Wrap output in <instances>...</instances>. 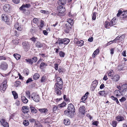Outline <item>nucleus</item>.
<instances>
[{"mask_svg":"<svg viewBox=\"0 0 127 127\" xmlns=\"http://www.w3.org/2000/svg\"><path fill=\"white\" fill-rule=\"evenodd\" d=\"M122 15L121 16L122 18H124L127 17V10L124 11L122 13Z\"/></svg>","mask_w":127,"mask_h":127,"instance_id":"obj_20","label":"nucleus"},{"mask_svg":"<svg viewBox=\"0 0 127 127\" xmlns=\"http://www.w3.org/2000/svg\"><path fill=\"white\" fill-rule=\"evenodd\" d=\"M67 21L68 23V24H69V25L71 26L73 24V21L72 19L69 18L68 19Z\"/></svg>","mask_w":127,"mask_h":127,"instance_id":"obj_36","label":"nucleus"},{"mask_svg":"<svg viewBox=\"0 0 127 127\" xmlns=\"http://www.w3.org/2000/svg\"><path fill=\"white\" fill-rule=\"evenodd\" d=\"M55 90V93L59 95H60L61 94V91L58 89V88L55 87V89H54Z\"/></svg>","mask_w":127,"mask_h":127,"instance_id":"obj_34","label":"nucleus"},{"mask_svg":"<svg viewBox=\"0 0 127 127\" xmlns=\"http://www.w3.org/2000/svg\"><path fill=\"white\" fill-rule=\"evenodd\" d=\"M47 65L46 63L42 62L40 65L39 67L40 68L43 69L45 68Z\"/></svg>","mask_w":127,"mask_h":127,"instance_id":"obj_25","label":"nucleus"},{"mask_svg":"<svg viewBox=\"0 0 127 127\" xmlns=\"http://www.w3.org/2000/svg\"><path fill=\"white\" fill-rule=\"evenodd\" d=\"M62 84H63L59 83H55L54 87V89H55V87H56L58 88V89L61 90L63 88Z\"/></svg>","mask_w":127,"mask_h":127,"instance_id":"obj_16","label":"nucleus"},{"mask_svg":"<svg viewBox=\"0 0 127 127\" xmlns=\"http://www.w3.org/2000/svg\"><path fill=\"white\" fill-rule=\"evenodd\" d=\"M68 109L73 113L75 112V108L74 105L72 103L68 105Z\"/></svg>","mask_w":127,"mask_h":127,"instance_id":"obj_11","label":"nucleus"},{"mask_svg":"<svg viewBox=\"0 0 127 127\" xmlns=\"http://www.w3.org/2000/svg\"><path fill=\"white\" fill-rule=\"evenodd\" d=\"M122 87L123 90L127 89V84H124L122 85Z\"/></svg>","mask_w":127,"mask_h":127,"instance_id":"obj_46","label":"nucleus"},{"mask_svg":"<svg viewBox=\"0 0 127 127\" xmlns=\"http://www.w3.org/2000/svg\"><path fill=\"white\" fill-rule=\"evenodd\" d=\"M8 67V64L5 62H1L0 65V68L2 70H6L7 69Z\"/></svg>","mask_w":127,"mask_h":127,"instance_id":"obj_2","label":"nucleus"},{"mask_svg":"<svg viewBox=\"0 0 127 127\" xmlns=\"http://www.w3.org/2000/svg\"><path fill=\"white\" fill-rule=\"evenodd\" d=\"M59 54L60 56L61 57H64L65 55V53L62 51H60Z\"/></svg>","mask_w":127,"mask_h":127,"instance_id":"obj_47","label":"nucleus"},{"mask_svg":"<svg viewBox=\"0 0 127 127\" xmlns=\"http://www.w3.org/2000/svg\"><path fill=\"white\" fill-rule=\"evenodd\" d=\"M40 12L41 13L46 14H48L49 12L48 11L43 10H41L40 11Z\"/></svg>","mask_w":127,"mask_h":127,"instance_id":"obj_52","label":"nucleus"},{"mask_svg":"<svg viewBox=\"0 0 127 127\" xmlns=\"http://www.w3.org/2000/svg\"><path fill=\"white\" fill-rule=\"evenodd\" d=\"M125 34H123L121 36L119 37L120 40H122V39H124L125 38Z\"/></svg>","mask_w":127,"mask_h":127,"instance_id":"obj_59","label":"nucleus"},{"mask_svg":"<svg viewBox=\"0 0 127 127\" xmlns=\"http://www.w3.org/2000/svg\"><path fill=\"white\" fill-rule=\"evenodd\" d=\"M57 83H60L61 84H63V82L62 79L60 78V77H58L57 78Z\"/></svg>","mask_w":127,"mask_h":127,"instance_id":"obj_41","label":"nucleus"},{"mask_svg":"<svg viewBox=\"0 0 127 127\" xmlns=\"http://www.w3.org/2000/svg\"><path fill=\"white\" fill-rule=\"evenodd\" d=\"M58 10L59 13H64L65 11V7L61 6H60L58 7Z\"/></svg>","mask_w":127,"mask_h":127,"instance_id":"obj_7","label":"nucleus"},{"mask_svg":"<svg viewBox=\"0 0 127 127\" xmlns=\"http://www.w3.org/2000/svg\"><path fill=\"white\" fill-rule=\"evenodd\" d=\"M100 95L103 96L105 94V91H100L98 93Z\"/></svg>","mask_w":127,"mask_h":127,"instance_id":"obj_54","label":"nucleus"},{"mask_svg":"<svg viewBox=\"0 0 127 127\" xmlns=\"http://www.w3.org/2000/svg\"><path fill=\"white\" fill-rule=\"evenodd\" d=\"M6 84L7 82L6 80H4V82L2 83V85L1 86L0 88V90L2 92L3 91V93L5 91L7 87Z\"/></svg>","mask_w":127,"mask_h":127,"instance_id":"obj_4","label":"nucleus"},{"mask_svg":"<svg viewBox=\"0 0 127 127\" xmlns=\"http://www.w3.org/2000/svg\"><path fill=\"white\" fill-rule=\"evenodd\" d=\"M98 84V82L97 80H95L94 81L92 82V87H93L95 89L97 86Z\"/></svg>","mask_w":127,"mask_h":127,"instance_id":"obj_23","label":"nucleus"},{"mask_svg":"<svg viewBox=\"0 0 127 127\" xmlns=\"http://www.w3.org/2000/svg\"><path fill=\"white\" fill-rule=\"evenodd\" d=\"M31 98L33 101L36 102H38L40 100L39 95L34 93L31 94Z\"/></svg>","mask_w":127,"mask_h":127,"instance_id":"obj_1","label":"nucleus"},{"mask_svg":"<svg viewBox=\"0 0 127 127\" xmlns=\"http://www.w3.org/2000/svg\"><path fill=\"white\" fill-rule=\"evenodd\" d=\"M121 95L123 96L127 97V89L123 90L121 92Z\"/></svg>","mask_w":127,"mask_h":127,"instance_id":"obj_22","label":"nucleus"},{"mask_svg":"<svg viewBox=\"0 0 127 127\" xmlns=\"http://www.w3.org/2000/svg\"><path fill=\"white\" fill-rule=\"evenodd\" d=\"M126 98L123 97L121 99H120L119 100L121 102H122L126 100Z\"/></svg>","mask_w":127,"mask_h":127,"instance_id":"obj_56","label":"nucleus"},{"mask_svg":"<svg viewBox=\"0 0 127 127\" xmlns=\"http://www.w3.org/2000/svg\"><path fill=\"white\" fill-rule=\"evenodd\" d=\"M66 0H59L58 3L59 4H61L64 5L66 3Z\"/></svg>","mask_w":127,"mask_h":127,"instance_id":"obj_28","label":"nucleus"},{"mask_svg":"<svg viewBox=\"0 0 127 127\" xmlns=\"http://www.w3.org/2000/svg\"><path fill=\"white\" fill-rule=\"evenodd\" d=\"M97 13L96 12H93L92 17V19L93 20H95L96 18Z\"/></svg>","mask_w":127,"mask_h":127,"instance_id":"obj_43","label":"nucleus"},{"mask_svg":"<svg viewBox=\"0 0 127 127\" xmlns=\"http://www.w3.org/2000/svg\"><path fill=\"white\" fill-rule=\"evenodd\" d=\"M120 79V77L118 75H115L113 78V80L114 81L117 82Z\"/></svg>","mask_w":127,"mask_h":127,"instance_id":"obj_33","label":"nucleus"},{"mask_svg":"<svg viewBox=\"0 0 127 127\" xmlns=\"http://www.w3.org/2000/svg\"><path fill=\"white\" fill-rule=\"evenodd\" d=\"M39 76L40 75L39 74L36 73L33 76V78L34 80H37L39 78Z\"/></svg>","mask_w":127,"mask_h":127,"instance_id":"obj_39","label":"nucleus"},{"mask_svg":"<svg viewBox=\"0 0 127 127\" xmlns=\"http://www.w3.org/2000/svg\"><path fill=\"white\" fill-rule=\"evenodd\" d=\"M114 74V72L113 70H111L108 73V75L109 76H112Z\"/></svg>","mask_w":127,"mask_h":127,"instance_id":"obj_48","label":"nucleus"},{"mask_svg":"<svg viewBox=\"0 0 127 127\" xmlns=\"http://www.w3.org/2000/svg\"><path fill=\"white\" fill-rule=\"evenodd\" d=\"M72 113H73L68 109L65 110L64 112V113L65 115L70 117H72Z\"/></svg>","mask_w":127,"mask_h":127,"instance_id":"obj_12","label":"nucleus"},{"mask_svg":"<svg viewBox=\"0 0 127 127\" xmlns=\"http://www.w3.org/2000/svg\"><path fill=\"white\" fill-rule=\"evenodd\" d=\"M99 52V50L98 49H96L94 51L92 55L93 57L94 58L95 56L98 54Z\"/></svg>","mask_w":127,"mask_h":127,"instance_id":"obj_27","label":"nucleus"},{"mask_svg":"<svg viewBox=\"0 0 127 127\" xmlns=\"http://www.w3.org/2000/svg\"><path fill=\"white\" fill-rule=\"evenodd\" d=\"M32 81V78H29L27 80L26 83L27 84Z\"/></svg>","mask_w":127,"mask_h":127,"instance_id":"obj_63","label":"nucleus"},{"mask_svg":"<svg viewBox=\"0 0 127 127\" xmlns=\"http://www.w3.org/2000/svg\"><path fill=\"white\" fill-rule=\"evenodd\" d=\"M64 44L67 45L68 44L70 41L67 38H65L63 39Z\"/></svg>","mask_w":127,"mask_h":127,"instance_id":"obj_38","label":"nucleus"},{"mask_svg":"<svg viewBox=\"0 0 127 127\" xmlns=\"http://www.w3.org/2000/svg\"><path fill=\"white\" fill-rule=\"evenodd\" d=\"M1 19L2 20L7 22L9 21V19L7 15L4 14L2 15Z\"/></svg>","mask_w":127,"mask_h":127,"instance_id":"obj_10","label":"nucleus"},{"mask_svg":"<svg viewBox=\"0 0 127 127\" xmlns=\"http://www.w3.org/2000/svg\"><path fill=\"white\" fill-rule=\"evenodd\" d=\"M21 57V56L19 54L16 53V60L20 59Z\"/></svg>","mask_w":127,"mask_h":127,"instance_id":"obj_62","label":"nucleus"},{"mask_svg":"<svg viewBox=\"0 0 127 127\" xmlns=\"http://www.w3.org/2000/svg\"><path fill=\"white\" fill-rule=\"evenodd\" d=\"M66 105V103L65 102H63L61 104L58 105V106L60 107H62L65 106Z\"/></svg>","mask_w":127,"mask_h":127,"instance_id":"obj_49","label":"nucleus"},{"mask_svg":"<svg viewBox=\"0 0 127 127\" xmlns=\"http://www.w3.org/2000/svg\"><path fill=\"white\" fill-rule=\"evenodd\" d=\"M58 43L59 45L64 44L63 39H61L59 38L58 39Z\"/></svg>","mask_w":127,"mask_h":127,"instance_id":"obj_42","label":"nucleus"},{"mask_svg":"<svg viewBox=\"0 0 127 127\" xmlns=\"http://www.w3.org/2000/svg\"><path fill=\"white\" fill-rule=\"evenodd\" d=\"M116 120L118 121H121L124 120V118L121 116H118L116 118Z\"/></svg>","mask_w":127,"mask_h":127,"instance_id":"obj_35","label":"nucleus"},{"mask_svg":"<svg viewBox=\"0 0 127 127\" xmlns=\"http://www.w3.org/2000/svg\"><path fill=\"white\" fill-rule=\"evenodd\" d=\"M65 26L64 31L66 33H68L69 32L70 29H71V26L69 25V24H66Z\"/></svg>","mask_w":127,"mask_h":127,"instance_id":"obj_8","label":"nucleus"},{"mask_svg":"<svg viewBox=\"0 0 127 127\" xmlns=\"http://www.w3.org/2000/svg\"><path fill=\"white\" fill-rule=\"evenodd\" d=\"M46 80V77L45 76H43L41 78V82H45Z\"/></svg>","mask_w":127,"mask_h":127,"instance_id":"obj_51","label":"nucleus"},{"mask_svg":"<svg viewBox=\"0 0 127 127\" xmlns=\"http://www.w3.org/2000/svg\"><path fill=\"white\" fill-rule=\"evenodd\" d=\"M110 22L112 26L115 25L117 23L116 18L115 17L113 18Z\"/></svg>","mask_w":127,"mask_h":127,"instance_id":"obj_18","label":"nucleus"},{"mask_svg":"<svg viewBox=\"0 0 127 127\" xmlns=\"http://www.w3.org/2000/svg\"><path fill=\"white\" fill-rule=\"evenodd\" d=\"M31 6V5L30 4H23L22 6L19 8L21 10H24V8L26 7L29 8Z\"/></svg>","mask_w":127,"mask_h":127,"instance_id":"obj_17","label":"nucleus"},{"mask_svg":"<svg viewBox=\"0 0 127 127\" xmlns=\"http://www.w3.org/2000/svg\"><path fill=\"white\" fill-rule=\"evenodd\" d=\"M29 124V122L28 120H25L23 122V124L26 126H28Z\"/></svg>","mask_w":127,"mask_h":127,"instance_id":"obj_40","label":"nucleus"},{"mask_svg":"<svg viewBox=\"0 0 127 127\" xmlns=\"http://www.w3.org/2000/svg\"><path fill=\"white\" fill-rule=\"evenodd\" d=\"M31 59L32 60V61H33V62L34 63L36 62L37 60V58L35 57L32 58Z\"/></svg>","mask_w":127,"mask_h":127,"instance_id":"obj_55","label":"nucleus"},{"mask_svg":"<svg viewBox=\"0 0 127 127\" xmlns=\"http://www.w3.org/2000/svg\"><path fill=\"white\" fill-rule=\"evenodd\" d=\"M79 111L82 114H84L85 113V108L83 106H81L79 108Z\"/></svg>","mask_w":127,"mask_h":127,"instance_id":"obj_19","label":"nucleus"},{"mask_svg":"<svg viewBox=\"0 0 127 127\" xmlns=\"http://www.w3.org/2000/svg\"><path fill=\"white\" fill-rule=\"evenodd\" d=\"M114 94L116 95V96L117 97L120 96L121 95V92L118 90H115L114 92Z\"/></svg>","mask_w":127,"mask_h":127,"instance_id":"obj_26","label":"nucleus"},{"mask_svg":"<svg viewBox=\"0 0 127 127\" xmlns=\"http://www.w3.org/2000/svg\"><path fill=\"white\" fill-rule=\"evenodd\" d=\"M0 122L1 125L4 127H9L8 123L6 122L5 119H1Z\"/></svg>","mask_w":127,"mask_h":127,"instance_id":"obj_5","label":"nucleus"},{"mask_svg":"<svg viewBox=\"0 0 127 127\" xmlns=\"http://www.w3.org/2000/svg\"><path fill=\"white\" fill-rule=\"evenodd\" d=\"M76 40H77L76 39H75L74 42L78 46H81L83 45L84 41L83 40L78 41Z\"/></svg>","mask_w":127,"mask_h":127,"instance_id":"obj_9","label":"nucleus"},{"mask_svg":"<svg viewBox=\"0 0 127 127\" xmlns=\"http://www.w3.org/2000/svg\"><path fill=\"white\" fill-rule=\"evenodd\" d=\"M39 111L41 114H46L48 113V110L47 108H40L38 109Z\"/></svg>","mask_w":127,"mask_h":127,"instance_id":"obj_13","label":"nucleus"},{"mask_svg":"<svg viewBox=\"0 0 127 127\" xmlns=\"http://www.w3.org/2000/svg\"><path fill=\"white\" fill-rule=\"evenodd\" d=\"M33 22L34 23L37 25L38 24L39 21L37 19L34 18L33 20Z\"/></svg>","mask_w":127,"mask_h":127,"instance_id":"obj_44","label":"nucleus"},{"mask_svg":"<svg viewBox=\"0 0 127 127\" xmlns=\"http://www.w3.org/2000/svg\"><path fill=\"white\" fill-rule=\"evenodd\" d=\"M58 108V107L56 105H54L53 108V112L55 111Z\"/></svg>","mask_w":127,"mask_h":127,"instance_id":"obj_58","label":"nucleus"},{"mask_svg":"<svg viewBox=\"0 0 127 127\" xmlns=\"http://www.w3.org/2000/svg\"><path fill=\"white\" fill-rule=\"evenodd\" d=\"M64 123L65 125H69L70 123V121L68 119H64Z\"/></svg>","mask_w":127,"mask_h":127,"instance_id":"obj_30","label":"nucleus"},{"mask_svg":"<svg viewBox=\"0 0 127 127\" xmlns=\"http://www.w3.org/2000/svg\"><path fill=\"white\" fill-rule=\"evenodd\" d=\"M6 57L4 55L0 56V60H6Z\"/></svg>","mask_w":127,"mask_h":127,"instance_id":"obj_57","label":"nucleus"},{"mask_svg":"<svg viewBox=\"0 0 127 127\" xmlns=\"http://www.w3.org/2000/svg\"><path fill=\"white\" fill-rule=\"evenodd\" d=\"M30 109L31 110V112L32 113H36L37 112V110L32 105H30Z\"/></svg>","mask_w":127,"mask_h":127,"instance_id":"obj_15","label":"nucleus"},{"mask_svg":"<svg viewBox=\"0 0 127 127\" xmlns=\"http://www.w3.org/2000/svg\"><path fill=\"white\" fill-rule=\"evenodd\" d=\"M12 94L13 95L14 98L16 99V92L15 91H13L12 92Z\"/></svg>","mask_w":127,"mask_h":127,"instance_id":"obj_64","label":"nucleus"},{"mask_svg":"<svg viewBox=\"0 0 127 127\" xmlns=\"http://www.w3.org/2000/svg\"><path fill=\"white\" fill-rule=\"evenodd\" d=\"M117 122L115 121H112L111 124V125L113 127H116L117 125Z\"/></svg>","mask_w":127,"mask_h":127,"instance_id":"obj_45","label":"nucleus"},{"mask_svg":"<svg viewBox=\"0 0 127 127\" xmlns=\"http://www.w3.org/2000/svg\"><path fill=\"white\" fill-rule=\"evenodd\" d=\"M22 111L24 113H27L29 112V110L28 107L27 106H23L22 108Z\"/></svg>","mask_w":127,"mask_h":127,"instance_id":"obj_14","label":"nucleus"},{"mask_svg":"<svg viewBox=\"0 0 127 127\" xmlns=\"http://www.w3.org/2000/svg\"><path fill=\"white\" fill-rule=\"evenodd\" d=\"M37 126H39V127H42V126L41 125H38L37 122H35L34 127H37Z\"/></svg>","mask_w":127,"mask_h":127,"instance_id":"obj_61","label":"nucleus"},{"mask_svg":"<svg viewBox=\"0 0 127 127\" xmlns=\"http://www.w3.org/2000/svg\"><path fill=\"white\" fill-rule=\"evenodd\" d=\"M89 94L88 92H87L85 95L83 96L81 98V100H82V102H83L84 101H85L86 100V99L88 97V95Z\"/></svg>","mask_w":127,"mask_h":127,"instance_id":"obj_24","label":"nucleus"},{"mask_svg":"<svg viewBox=\"0 0 127 127\" xmlns=\"http://www.w3.org/2000/svg\"><path fill=\"white\" fill-rule=\"evenodd\" d=\"M111 25L110 23V22H109L108 21H106L105 23V28H109V27H111Z\"/></svg>","mask_w":127,"mask_h":127,"instance_id":"obj_31","label":"nucleus"},{"mask_svg":"<svg viewBox=\"0 0 127 127\" xmlns=\"http://www.w3.org/2000/svg\"><path fill=\"white\" fill-rule=\"evenodd\" d=\"M21 100L24 103H26L28 102V100L24 96H22L21 97Z\"/></svg>","mask_w":127,"mask_h":127,"instance_id":"obj_29","label":"nucleus"},{"mask_svg":"<svg viewBox=\"0 0 127 127\" xmlns=\"http://www.w3.org/2000/svg\"><path fill=\"white\" fill-rule=\"evenodd\" d=\"M111 98L112 100L116 101L117 104L120 105L119 101L118 99L116 97H115L113 96H111Z\"/></svg>","mask_w":127,"mask_h":127,"instance_id":"obj_32","label":"nucleus"},{"mask_svg":"<svg viewBox=\"0 0 127 127\" xmlns=\"http://www.w3.org/2000/svg\"><path fill=\"white\" fill-rule=\"evenodd\" d=\"M26 96L28 98L30 99L31 97V95L30 92L29 91H27L26 92Z\"/></svg>","mask_w":127,"mask_h":127,"instance_id":"obj_50","label":"nucleus"},{"mask_svg":"<svg viewBox=\"0 0 127 127\" xmlns=\"http://www.w3.org/2000/svg\"><path fill=\"white\" fill-rule=\"evenodd\" d=\"M10 7L9 4H5L3 6V10L6 12H10L11 9Z\"/></svg>","mask_w":127,"mask_h":127,"instance_id":"obj_3","label":"nucleus"},{"mask_svg":"<svg viewBox=\"0 0 127 127\" xmlns=\"http://www.w3.org/2000/svg\"><path fill=\"white\" fill-rule=\"evenodd\" d=\"M98 123L99 122L98 121H96L93 122L92 123V125L96 126H97Z\"/></svg>","mask_w":127,"mask_h":127,"instance_id":"obj_60","label":"nucleus"},{"mask_svg":"<svg viewBox=\"0 0 127 127\" xmlns=\"http://www.w3.org/2000/svg\"><path fill=\"white\" fill-rule=\"evenodd\" d=\"M22 45L25 51H27L29 49L30 46L28 42L26 41L22 43Z\"/></svg>","mask_w":127,"mask_h":127,"instance_id":"obj_6","label":"nucleus"},{"mask_svg":"<svg viewBox=\"0 0 127 127\" xmlns=\"http://www.w3.org/2000/svg\"><path fill=\"white\" fill-rule=\"evenodd\" d=\"M43 43H42L39 42H37L35 44V46L38 48H41L43 47Z\"/></svg>","mask_w":127,"mask_h":127,"instance_id":"obj_21","label":"nucleus"},{"mask_svg":"<svg viewBox=\"0 0 127 127\" xmlns=\"http://www.w3.org/2000/svg\"><path fill=\"white\" fill-rule=\"evenodd\" d=\"M25 61L29 64H33V61L31 59H25Z\"/></svg>","mask_w":127,"mask_h":127,"instance_id":"obj_37","label":"nucleus"},{"mask_svg":"<svg viewBox=\"0 0 127 127\" xmlns=\"http://www.w3.org/2000/svg\"><path fill=\"white\" fill-rule=\"evenodd\" d=\"M29 73V71L28 69H26L24 71V74L26 75H28Z\"/></svg>","mask_w":127,"mask_h":127,"instance_id":"obj_53","label":"nucleus"}]
</instances>
